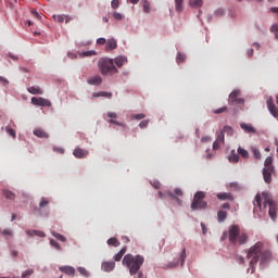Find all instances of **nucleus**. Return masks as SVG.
Segmentation results:
<instances>
[{
    "instance_id": "nucleus-51",
    "label": "nucleus",
    "mask_w": 278,
    "mask_h": 278,
    "mask_svg": "<svg viewBox=\"0 0 278 278\" xmlns=\"http://www.w3.org/2000/svg\"><path fill=\"white\" fill-rule=\"evenodd\" d=\"M7 132L10 134V136H12V138H16V131L12 128H7Z\"/></svg>"
},
{
    "instance_id": "nucleus-29",
    "label": "nucleus",
    "mask_w": 278,
    "mask_h": 278,
    "mask_svg": "<svg viewBox=\"0 0 278 278\" xmlns=\"http://www.w3.org/2000/svg\"><path fill=\"white\" fill-rule=\"evenodd\" d=\"M166 197H170L172 200L176 201V203H178V205H181V200L177 198V195H175V193H173V191H166L165 192Z\"/></svg>"
},
{
    "instance_id": "nucleus-13",
    "label": "nucleus",
    "mask_w": 278,
    "mask_h": 278,
    "mask_svg": "<svg viewBox=\"0 0 278 278\" xmlns=\"http://www.w3.org/2000/svg\"><path fill=\"white\" fill-rule=\"evenodd\" d=\"M114 268H116V263H114V262H103L102 263V270H104V273H112V270H114Z\"/></svg>"
},
{
    "instance_id": "nucleus-17",
    "label": "nucleus",
    "mask_w": 278,
    "mask_h": 278,
    "mask_svg": "<svg viewBox=\"0 0 278 278\" xmlns=\"http://www.w3.org/2000/svg\"><path fill=\"white\" fill-rule=\"evenodd\" d=\"M34 136H36L37 138H49V134H47V131H45L42 128H36L33 131Z\"/></svg>"
},
{
    "instance_id": "nucleus-63",
    "label": "nucleus",
    "mask_w": 278,
    "mask_h": 278,
    "mask_svg": "<svg viewBox=\"0 0 278 278\" xmlns=\"http://www.w3.org/2000/svg\"><path fill=\"white\" fill-rule=\"evenodd\" d=\"M54 151H56V153H64V149L63 148H53Z\"/></svg>"
},
{
    "instance_id": "nucleus-10",
    "label": "nucleus",
    "mask_w": 278,
    "mask_h": 278,
    "mask_svg": "<svg viewBox=\"0 0 278 278\" xmlns=\"http://www.w3.org/2000/svg\"><path fill=\"white\" fill-rule=\"evenodd\" d=\"M273 175H275V169L273 168H263V179L265 184H273Z\"/></svg>"
},
{
    "instance_id": "nucleus-19",
    "label": "nucleus",
    "mask_w": 278,
    "mask_h": 278,
    "mask_svg": "<svg viewBox=\"0 0 278 278\" xmlns=\"http://www.w3.org/2000/svg\"><path fill=\"white\" fill-rule=\"evenodd\" d=\"M240 127L245 131V134H255V128L251 124L242 123Z\"/></svg>"
},
{
    "instance_id": "nucleus-60",
    "label": "nucleus",
    "mask_w": 278,
    "mask_h": 278,
    "mask_svg": "<svg viewBox=\"0 0 278 278\" xmlns=\"http://www.w3.org/2000/svg\"><path fill=\"white\" fill-rule=\"evenodd\" d=\"M175 266H179V261H176V262H174V263H169V264H168V267H169V268H175Z\"/></svg>"
},
{
    "instance_id": "nucleus-5",
    "label": "nucleus",
    "mask_w": 278,
    "mask_h": 278,
    "mask_svg": "<svg viewBox=\"0 0 278 278\" xmlns=\"http://www.w3.org/2000/svg\"><path fill=\"white\" fill-rule=\"evenodd\" d=\"M98 68L101 75H116L118 73V68L114 65L113 59L102 58L98 61Z\"/></svg>"
},
{
    "instance_id": "nucleus-3",
    "label": "nucleus",
    "mask_w": 278,
    "mask_h": 278,
    "mask_svg": "<svg viewBox=\"0 0 278 278\" xmlns=\"http://www.w3.org/2000/svg\"><path fill=\"white\" fill-rule=\"evenodd\" d=\"M123 266L128 268L131 276L138 275V270L142 268V264H144V256L137 254H126L122 261Z\"/></svg>"
},
{
    "instance_id": "nucleus-46",
    "label": "nucleus",
    "mask_w": 278,
    "mask_h": 278,
    "mask_svg": "<svg viewBox=\"0 0 278 278\" xmlns=\"http://www.w3.org/2000/svg\"><path fill=\"white\" fill-rule=\"evenodd\" d=\"M111 7L113 8V10H118V7H119L118 0H113L111 2Z\"/></svg>"
},
{
    "instance_id": "nucleus-7",
    "label": "nucleus",
    "mask_w": 278,
    "mask_h": 278,
    "mask_svg": "<svg viewBox=\"0 0 278 278\" xmlns=\"http://www.w3.org/2000/svg\"><path fill=\"white\" fill-rule=\"evenodd\" d=\"M240 97V90H233L229 94V104L230 105H243L244 104V99L238 98Z\"/></svg>"
},
{
    "instance_id": "nucleus-6",
    "label": "nucleus",
    "mask_w": 278,
    "mask_h": 278,
    "mask_svg": "<svg viewBox=\"0 0 278 278\" xmlns=\"http://www.w3.org/2000/svg\"><path fill=\"white\" fill-rule=\"evenodd\" d=\"M205 199L204 191H198L193 195V201L191 203V210L194 212L197 210H207V201Z\"/></svg>"
},
{
    "instance_id": "nucleus-30",
    "label": "nucleus",
    "mask_w": 278,
    "mask_h": 278,
    "mask_svg": "<svg viewBox=\"0 0 278 278\" xmlns=\"http://www.w3.org/2000/svg\"><path fill=\"white\" fill-rule=\"evenodd\" d=\"M3 195L5 197V199H9L10 201H14V199H16V195L14 194V192L10 190H4Z\"/></svg>"
},
{
    "instance_id": "nucleus-53",
    "label": "nucleus",
    "mask_w": 278,
    "mask_h": 278,
    "mask_svg": "<svg viewBox=\"0 0 278 278\" xmlns=\"http://www.w3.org/2000/svg\"><path fill=\"white\" fill-rule=\"evenodd\" d=\"M148 125H149V121H142L140 122L139 127L140 129H144V127H147Z\"/></svg>"
},
{
    "instance_id": "nucleus-59",
    "label": "nucleus",
    "mask_w": 278,
    "mask_h": 278,
    "mask_svg": "<svg viewBox=\"0 0 278 278\" xmlns=\"http://www.w3.org/2000/svg\"><path fill=\"white\" fill-rule=\"evenodd\" d=\"M134 118H136L137 121H142V118H144V114L140 113V114L134 115Z\"/></svg>"
},
{
    "instance_id": "nucleus-33",
    "label": "nucleus",
    "mask_w": 278,
    "mask_h": 278,
    "mask_svg": "<svg viewBox=\"0 0 278 278\" xmlns=\"http://www.w3.org/2000/svg\"><path fill=\"white\" fill-rule=\"evenodd\" d=\"M93 97H106L108 99H112L111 92L100 91L98 93H93Z\"/></svg>"
},
{
    "instance_id": "nucleus-27",
    "label": "nucleus",
    "mask_w": 278,
    "mask_h": 278,
    "mask_svg": "<svg viewBox=\"0 0 278 278\" xmlns=\"http://www.w3.org/2000/svg\"><path fill=\"white\" fill-rule=\"evenodd\" d=\"M264 168H271L275 169V165H273V156H267L264 162Z\"/></svg>"
},
{
    "instance_id": "nucleus-1",
    "label": "nucleus",
    "mask_w": 278,
    "mask_h": 278,
    "mask_svg": "<svg viewBox=\"0 0 278 278\" xmlns=\"http://www.w3.org/2000/svg\"><path fill=\"white\" fill-rule=\"evenodd\" d=\"M262 197H263V206H262ZM253 214L254 218H262L266 216V206L268 205V214L270 218L275 219L277 217V203L273 201L270 194L266 191H263L262 194L257 193L253 200Z\"/></svg>"
},
{
    "instance_id": "nucleus-32",
    "label": "nucleus",
    "mask_w": 278,
    "mask_h": 278,
    "mask_svg": "<svg viewBox=\"0 0 278 278\" xmlns=\"http://www.w3.org/2000/svg\"><path fill=\"white\" fill-rule=\"evenodd\" d=\"M52 236L53 238H56V240H60L61 242H66V237H64V235H60L55 231H52Z\"/></svg>"
},
{
    "instance_id": "nucleus-15",
    "label": "nucleus",
    "mask_w": 278,
    "mask_h": 278,
    "mask_svg": "<svg viewBox=\"0 0 278 278\" xmlns=\"http://www.w3.org/2000/svg\"><path fill=\"white\" fill-rule=\"evenodd\" d=\"M216 197L219 201H233V194H231L230 192L217 193Z\"/></svg>"
},
{
    "instance_id": "nucleus-22",
    "label": "nucleus",
    "mask_w": 278,
    "mask_h": 278,
    "mask_svg": "<svg viewBox=\"0 0 278 278\" xmlns=\"http://www.w3.org/2000/svg\"><path fill=\"white\" fill-rule=\"evenodd\" d=\"M27 236H30L33 238V236H37L38 238H45V232L41 230H26Z\"/></svg>"
},
{
    "instance_id": "nucleus-54",
    "label": "nucleus",
    "mask_w": 278,
    "mask_h": 278,
    "mask_svg": "<svg viewBox=\"0 0 278 278\" xmlns=\"http://www.w3.org/2000/svg\"><path fill=\"white\" fill-rule=\"evenodd\" d=\"M201 142H212V138L210 136H204L201 138Z\"/></svg>"
},
{
    "instance_id": "nucleus-36",
    "label": "nucleus",
    "mask_w": 278,
    "mask_h": 278,
    "mask_svg": "<svg viewBox=\"0 0 278 278\" xmlns=\"http://www.w3.org/2000/svg\"><path fill=\"white\" fill-rule=\"evenodd\" d=\"M224 134H227V136H233V128L230 126H224L223 130Z\"/></svg>"
},
{
    "instance_id": "nucleus-20",
    "label": "nucleus",
    "mask_w": 278,
    "mask_h": 278,
    "mask_svg": "<svg viewBox=\"0 0 278 278\" xmlns=\"http://www.w3.org/2000/svg\"><path fill=\"white\" fill-rule=\"evenodd\" d=\"M228 160L232 164H238V162H240V155L236 153V150H232L231 154L228 156Z\"/></svg>"
},
{
    "instance_id": "nucleus-50",
    "label": "nucleus",
    "mask_w": 278,
    "mask_h": 278,
    "mask_svg": "<svg viewBox=\"0 0 278 278\" xmlns=\"http://www.w3.org/2000/svg\"><path fill=\"white\" fill-rule=\"evenodd\" d=\"M0 84H2V86H8V84H10V81L5 77L0 76Z\"/></svg>"
},
{
    "instance_id": "nucleus-48",
    "label": "nucleus",
    "mask_w": 278,
    "mask_h": 278,
    "mask_svg": "<svg viewBox=\"0 0 278 278\" xmlns=\"http://www.w3.org/2000/svg\"><path fill=\"white\" fill-rule=\"evenodd\" d=\"M113 18H115V21H122L123 20V15L118 12L113 13Z\"/></svg>"
},
{
    "instance_id": "nucleus-58",
    "label": "nucleus",
    "mask_w": 278,
    "mask_h": 278,
    "mask_svg": "<svg viewBox=\"0 0 278 278\" xmlns=\"http://www.w3.org/2000/svg\"><path fill=\"white\" fill-rule=\"evenodd\" d=\"M151 186H153V188H155L156 190H160L161 184L160 181H153L151 182Z\"/></svg>"
},
{
    "instance_id": "nucleus-42",
    "label": "nucleus",
    "mask_w": 278,
    "mask_h": 278,
    "mask_svg": "<svg viewBox=\"0 0 278 278\" xmlns=\"http://www.w3.org/2000/svg\"><path fill=\"white\" fill-rule=\"evenodd\" d=\"M47 205H49V199L42 198L39 207H47Z\"/></svg>"
},
{
    "instance_id": "nucleus-26",
    "label": "nucleus",
    "mask_w": 278,
    "mask_h": 278,
    "mask_svg": "<svg viewBox=\"0 0 278 278\" xmlns=\"http://www.w3.org/2000/svg\"><path fill=\"white\" fill-rule=\"evenodd\" d=\"M28 92L30 94H42L43 91L40 87H36V86H33V87H28Z\"/></svg>"
},
{
    "instance_id": "nucleus-12",
    "label": "nucleus",
    "mask_w": 278,
    "mask_h": 278,
    "mask_svg": "<svg viewBox=\"0 0 278 278\" xmlns=\"http://www.w3.org/2000/svg\"><path fill=\"white\" fill-rule=\"evenodd\" d=\"M267 108H268L270 114L273 115V117L277 118L278 111H277V106H275V103H273V98H269V100H267Z\"/></svg>"
},
{
    "instance_id": "nucleus-2",
    "label": "nucleus",
    "mask_w": 278,
    "mask_h": 278,
    "mask_svg": "<svg viewBox=\"0 0 278 278\" xmlns=\"http://www.w3.org/2000/svg\"><path fill=\"white\" fill-rule=\"evenodd\" d=\"M250 261L251 268H255L261 260V264H266L273 260V251L268 249V243L264 241H257L248 250L247 254Z\"/></svg>"
},
{
    "instance_id": "nucleus-11",
    "label": "nucleus",
    "mask_w": 278,
    "mask_h": 278,
    "mask_svg": "<svg viewBox=\"0 0 278 278\" xmlns=\"http://www.w3.org/2000/svg\"><path fill=\"white\" fill-rule=\"evenodd\" d=\"M87 83L89 84V86H101V84H103V78L101 77V75H94L89 77L87 79Z\"/></svg>"
},
{
    "instance_id": "nucleus-38",
    "label": "nucleus",
    "mask_w": 278,
    "mask_h": 278,
    "mask_svg": "<svg viewBox=\"0 0 278 278\" xmlns=\"http://www.w3.org/2000/svg\"><path fill=\"white\" fill-rule=\"evenodd\" d=\"M50 244H51V247L56 249V251H62V247H60V243H58V241H55L54 239L50 240Z\"/></svg>"
},
{
    "instance_id": "nucleus-41",
    "label": "nucleus",
    "mask_w": 278,
    "mask_h": 278,
    "mask_svg": "<svg viewBox=\"0 0 278 278\" xmlns=\"http://www.w3.org/2000/svg\"><path fill=\"white\" fill-rule=\"evenodd\" d=\"M270 31L271 34H275L277 40H278V25L277 24H274L271 27H270Z\"/></svg>"
},
{
    "instance_id": "nucleus-64",
    "label": "nucleus",
    "mask_w": 278,
    "mask_h": 278,
    "mask_svg": "<svg viewBox=\"0 0 278 278\" xmlns=\"http://www.w3.org/2000/svg\"><path fill=\"white\" fill-rule=\"evenodd\" d=\"M2 236H12V230H3Z\"/></svg>"
},
{
    "instance_id": "nucleus-16",
    "label": "nucleus",
    "mask_w": 278,
    "mask_h": 278,
    "mask_svg": "<svg viewBox=\"0 0 278 278\" xmlns=\"http://www.w3.org/2000/svg\"><path fill=\"white\" fill-rule=\"evenodd\" d=\"M113 64H116L118 68H122L124 64H127L126 56H117L113 60Z\"/></svg>"
},
{
    "instance_id": "nucleus-49",
    "label": "nucleus",
    "mask_w": 278,
    "mask_h": 278,
    "mask_svg": "<svg viewBox=\"0 0 278 278\" xmlns=\"http://www.w3.org/2000/svg\"><path fill=\"white\" fill-rule=\"evenodd\" d=\"M83 55H85V58H90V55H97V52H94V51H86V52H83Z\"/></svg>"
},
{
    "instance_id": "nucleus-45",
    "label": "nucleus",
    "mask_w": 278,
    "mask_h": 278,
    "mask_svg": "<svg viewBox=\"0 0 278 278\" xmlns=\"http://www.w3.org/2000/svg\"><path fill=\"white\" fill-rule=\"evenodd\" d=\"M229 188L232 190H240V185L238 182H230Z\"/></svg>"
},
{
    "instance_id": "nucleus-4",
    "label": "nucleus",
    "mask_w": 278,
    "mask_h": 278,
    "mask_svg": "<svg viewBox=\"0 0 278 278\" xmlns=\"http://www.w3.org/2000/svg\"><path fill=\"white\" fill-rule=\"evenodd\" d=\"M228 240L231 244H247L249 242V235L240 233V227L232 225L228 230Z\"/></svg>"
},
{
    "instance_id": "nucleus-55",
    "label": "nucleus",
    "mask_w": 278,
    "mask_h": 278,
    "mask_svg": "<svg viewBox=\"0 0 278 278\" xmlns=\"http://www.w3.org/2000/svg\"><path fill=\"white\" fill-rule=\"evenodd\" d=\"M65 18H66V15H58V16H56V21H58L59 23H64Z\"/></svg>"
},
{
    "instance_id": "nucleus-21",
    "label": "nucleus",
    "mask_w": 278,
    "mask_h": 278,
    "mask_svg": "<svg viewBox=\"0 0 278 278\" xmlns=\"http://www.w3.org/2000/svg\"><path fill=\"white\" fill-rule=\"evenodd\" d=\"M59 270H61V273H65V275H75V268L72 266H61Z\"/></svg>"
},
{
    "instance_id": "nucleus-23",
    "label": "nucleus",
    "mask_w": 278,
    "mask_h": 278,
    "mask_svg": "<svg viewBox=\"0 0 278 278\" xmlns=\"http://www.w3.org/2000/svg\"><path fill=\"white\" fill-rule=\"evenodd\" d=\"M126 253H127V247L122 248L121 251L114 255L115 262H121V260H123V255H125Z\"/></svg>"
},
{
    "instance_id": "nucleus-44",
    "label": "nucleus",
    "mask_w": 278,
    "mask_h": 278,
    "mask_svg": "<svg viewBox=\"0 0 278 278\" xmlns=\"http://www.w3.org/2000/svg\"><path fill=\"white\" fill-rule=\"evenodd\" d=\"M143 12L149 14L151 12V8L149 7V2H143Z\"/></svg>"
},
{
    "instance_id": "nucleus-31",
    "label": "nucleus",
    "mask_w": 278,
    "mask_h": 278,
    "mask_svg": "<svg viewBox=\"0 0 278 278\" xmlns=\"http://www.w3.org/2000/svg\"><path fill=\"white\" fill-rule=\"evenodd\" d=\"M108 244L111 247H121V241H118L116 238H110L108 240Z\"/></svg>"
},
{
    "instance_id": "nucleus-39",
    "label": "nucleus",
    "mask_w": 278,
    "mask_h": 278,
    "mask_svg": "<svg viewBox=\"0 0 278 278\" xmlns=\"http://www.w3.org/2000/svg\"><path fill=\"white\" fill-rule=\"evenodd\" d=\"M77 270H78V273H80V275H83V277H90V273H88V270H86V268L78 267Z\"/></svg>"
},
{
    "instance_id": "nucleus-40",
    "label": "nucleus",
    "mask_w": 278,
    "mask_h": 278,
    "mask_svg": "<svg viewBox=\"0 0 278 278\" xmlns=\"http://www.w3.org/2000/svg\"><path fill=\"white\" fill-rule=\"evenodd\" d=\"M175 3H176V11L181 12L184 10V8L181 7V4L184 3V0H175Z\"/></svg>"
},
{
    "instance_id": "nucleus-35",
    "label": "nucleus",
    "mask_w": 278,
    "mask_h": 278,
    "mask_svg": "<svg viewBox=\"0 0 278 278\" xmlns=\"http://www.w3.org/2000/svg\"><path fill=\"white\" fill-rule=\"evenodd\" d=\"M252 153L255 160H262V153L257 148H252Z\"/></svg>"
},
{
    "instance_id": "nucleus-62",
    "label": "nucleus",
    "mask_w": 278,
    "mask_h": 278,
    "mask_svg": "<svg viewBox=\"0 0 278 278\" xmlns=\"http://www.w3.org/2000/svg\"><path fill=\"white\" fill-rule=\"evenodd\" d=\"M31 14H33V16H35L36 18H40V13H38V11L33 10V11H31Z\"/></svg>"
},
{
    "instance_id": "nucleus-14",
    "label": "nucleus",
    "mask_w": 278,
    "mask_h": 278,
    "mask_svg": "<svg viewBox=\"0 0 278 278\" xmlns=\"http://www.w3.org/2000/svg\"><path fill=\"white\" fill-rule=\"evenodd\" d=\"M88 151L84 150L81 148H76L73 152V155H75L78 159H84V157H88Z\"/></svg>"
},
{
    "instance_id": "nucleus-28",
    "label": "nucleus",
    "mask_w": 278,
    "mask_h": 278,
    "mask_svg": "<svg viewBox=\"0 0 278 278\" xmlns=\"http://www.w3.org/2000/svg\"><path fill=\"white\" fill-rule=\"evenodd\" d=\"M238 155H241L244 160L249 157V151L244 150L243 148L239 147L237 150Z\"/></svg>"
},
{
    "instance_id": "nucleus-34",
    "label": "nucleus",
    "mask_w": 278,
    "mask_h": 278,
    "mask_svg": "<svg viewBox=\"0 0 278 278\" xmlns=\"http://www.w3.org/2000/svg\"><path fill=\"white\" fill-rule=\"evenodd\" d=\"M190 5L192 8H201L203 5V0H191Z\"/></svg>"
},
{
    "instance_id": "nucleus-8",
    "label": "nucleus",
    "mask_w": 278,
    "mask_h": 278,
    "mask_svg": "<svg viewBox=\"0 0 278 278\" xmlns=\"http://www.w3.org/2000/svg\"><path fill=\"white\" fill-rule=\"evenodd\" d=\"M104 121H108V123H110L111 125H117L118 127H125V125L118 121H116L118 118V115L114 112H109L106 114L103 115Z\"/></svg>"
},
{
    "instance_id": "nucleus-43",
    "label": "nucleus",
    "mask_w": 278,
    "mask_h": 278,
    "mask_svg": "<svg viewBox=\"0 0 278 278\" xmlns=\"http://www.w3.org/2000/svg\"><path fill=\"white\" fill-rule=\"evenodd\" d=\"M223 112H227V106H223L213 111L215 114H223Z\"/></svg>"
},
{
    "instance_id": "nucleus-25",
    "label": "nucleus",
    "mask_w": 278,
    "mask_h": 278,
    "mask_svg": "<svg viewBox=\"0 0 278 278\" xmlns=\"http://www.w3.org/2000/svg\"><path fill=\"white\" fill-rule=\"evenodd\" d=\"M216 142H219L220 144H225V132L223 130H219L216 132Z\"/></svg>"
},
{
    "instance_id": "nucleus-24",
    "label": "nucleus",
    "mask_w": 278,
    "mask_h": 278,
    "mask_svg": "<svg viewBox=\"0 0 278 278\" xmlns=\"http://www.w3.org/2000/svg\"><path fill=\"white\" fill-rule=\"evenodd\" d=\"M227 219V212L226 211H218L217 212V220L218 223H225V220Z\"/></svg>"
},
{
    "instance_id": "nucleus-37",
    "label": "nucleus",
    "mask_w": 278,
    "mask_h": 278,
    "mask_svg": "<svg viewBox=\"0 0 278 278\" xmlns=\"http://www.w3.org/2000/svg\"><path fill=\"white\" fill-rule=\"evenodd\" d=\"M180 266H184V264L186 263V249H182V251L180 252Z\"/></svg>"
},
{
    "instance_id": "nucleus-9",
    "label": "nucleus",
    "mask_w": 278,
    "mask_h": 278,
    "mask_svg": "<svg viewBox=\"0 0 278 278\" xmlns=\"http://www.w3.org/2000/svg\"><path fill=\"white\" fill-rule=\"evenodd\" d=\"M33 105H39L41 108H51V101L45 98H31Z\"/></svg>"
},
{
    "instance_id": "nucleus-57",
    "label": "nucleus",
    "mask_w": 278,
    "mask_h": 278,
    "mask_svg": "<svg viewBox=\"0 0 278 278\" xmlns=\"http://www.w3.org/2000/svg\"><path fill=\"white\" fill-rule=\"evenodd\" d=\"M186 60V56L181 53H178L177 55V62H184Z\"/></svg>"
},
{
    "instance_id": "nucleus-47",
    "label": "nucleus",
    "mask_w": 278,
    "mask_h": 278,
    "mask_svg": "<svg viewBox=\"0 0 278 278\" xmlns=\"http://www.w3.org/2000/svg\"><path fill=\"white\" fill-rule=\"evenodd\" d=\"M174 194L176 197H184V191H181V189H179V188H176V189H174Z\"/></svg>"
},
{
    "instance_id": "nucleus-52",
    "label": "nucleus",
    "mask_w": 278,
    "mask_h": 278,
    "mask_svg": "<svg viewBox=\"0 0 278 278\" xmlns=\"http://www.w3.org/2000/svg\"><path fill=\"white\" fill-rule=\"evenodd\" d=\"M213 149H214V151H218V149H220V142L219 141H214L213 142Z\"/></svg>"
},
{
    "instance_id": "nucleus-61",
    "label": "nucleus",
    "mask_w": 278,
    "mask_h": 278,
    "mask_svg": "<svg viewBox=\"0 0 278 278\" xmlns=\"http://www.w3.org/2000/svg\"><path fill=\"white\" fill-rule=\"evenodd\" d=\"M105 42H106L105 38H99L97 40V45H105Z\"/></svg>"
},
{
    "instance_id": "nucleus-18",
    "label": "nucleus",
    "mask_w": 278,
    "mask_h": 278,
    "mask_svg": "<svg viewBox=\"0 0 278 278\" xmlns=\"http://www.w3.org/2000/svg\"><path fill=\"white\" fill-rule=\"evenodd\" d=\"M118 47L116 39H109L105 46L106 51H114Z\"/></svg>"
},
{
    "instance_id": "nucleus-56",
    "label": "nucleus",
    "mask_w": 278,
    "mask_h": 278,
    "mask_svg": "<svg viewBox=\"0 0 278 278\" xmlns=\"http://www.w3.org/2000/svg\"><path fill=\"white\" fill-rule=\"evenodd\" d=\"M220 210H231V205L229 203H224L220 205Z\"/></svg>"
}]
</instances>
